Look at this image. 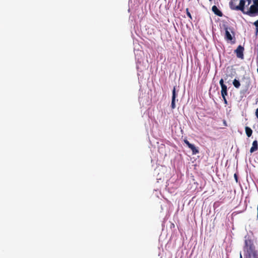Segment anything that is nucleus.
Instances as JSON below:
<instances>
[{"label":"nucleus","instance_id":"39448f33","mask_svg":"<svg viewBox=\"0 0 258 258\" xmlns=\"http://www.w3.org/2000/svg\"><path fill=\"white\" fill-rule=\"evenodd\" d=\"M219 84L221 87V95L222 97H224V96L227 95V87L226 85L224 83V80L223 79H221L219 81Z\"/></svg>","mask_w":258,"mask_h":258},{"label":"nucleus","instance_id":"423d86ee","mask_svg":"<svg viewBox=\"0 0 258 258\" xmlns=\"http://www.w3.org/2000/svg\"><path fill=\"white\" fill-rule=\"evenodd\" d=\"M177 96V94L176 92V86H174L172 90V101L171 104L172 109H174L175 108V99Z\"/></svg>","mask_w":258,"mask_h":258},{"label":"nucleus","instance_id":"ddd939ff","mask_svg":"<svg viewBox=\"0 0 258 258\" xmlns=\"http://www.w3.org/2000/svg\"><path fill=\"white\" fill-rule=\"evenodd\" d=\"M184 142L186 144L188 148H189V147L192 145L187 140H184Z\"/></svg>","mask_w":258,"mask_h":258},{"label":"nucleus","instance_id":"9d476101","mask_svg":"<svg viewBox=\"0 0 258 258\" xmlns=\"http://www.w3.org/2000/svg\"><path fill=\"white\" fill-rule=\"evenodd\" d=\"M245 133L248 137H250L252 134V130L248 126H246L245 128Z\"/></svg>","mask_w":258,"mask_h":258},{"label":"nucleus","instance_id":"6ab92c4d","mask_svg":"<svg viewBox=\"0 0 258 258\" xmlns=\"http://www.w3.org/2000/svg\"><path fill=\"white\" fill-rule=\"evenodd\" d=\"M234 177H235L236 180H237V175L236 174H234Z\"/></svg>","mask_w":258,"mask_h":258},{"label":"nucleus","instance_id":"412c9836","mask_svg":"<svg viewBox=\"0 0 258 258\" xmlns=\"http://www.w3.org/2000/svg\"><path fill=\"white\" fill-rule=\"evenodd\" d=\"M227 78H228V75H227L226 77H225V80H226L227 79Z\"/></svg>","mask_w":258,"mask_h":258},{"label":"nucleus","instance_id":"2eb2a0df","mask_svg":"<svg viewBox=\"0 0 258 258\" xmlns=\"http://www.w3.org/2000/svg\"><path fill=\"white\" fill-rule=\"evenodd\" d=\"M222 98H223V100H224V103L225 104H227V100L226 99V96H224V97H222Z\"/></svg>","mask_w":258,"mask_h":258},{"label":"nucleus","instance_id":"f8f14e48","mask_svg":"<svg viewBox=\"0 0 258 258\" xmlns=\"http://www.w3.org/2000/svg\"><path fill=\"white\" fill-rule=\"evenodd\" d=\"M186 14H187V16L190 19H192V17H191V15L190 13V12H189V10H188V9L187 8L186 9Z\"/></svg>","mask_w":258,"mask_h":258},{"label":"nucleus","instance_id":"5701e85b","mask_svg":"<svg viewBox=\"0 0 258 258\" xmlns=\"http://www.w3.org/2000/svg\"><path fill=\"white\" fill-rule=\"evenodd\" d=\"M210 1H212V0H209Z\"/></svg>","mask_w":258,"mask_h":258},{"label":"nucleus","instance_id":"f3484780","mask_svg":"<svg viewBox=\"0 0 258 258\" xmlns=\"http://www.w3.org/2000/svg\"><path fill=\"white\" fill-rule=\"evenodd\" d=\"M255 115H256V117L258 118V108L256 109V110Z\"/></svg>","mask_w":258,"mask_h":258},{"label":"nucleus","instance_id":"aec40b11","mask_svg":"<svg viewBox=\"0 0 258 258\" xmlns=\"http://www.w3.org/2000/svg\"><path fill=\"white\" fill-rule=\"evenodd\" d=\"M257 218L258 219V205H257Z\"/></svg>","mask_w":258,"mask_h":258},{"label":"nucleus","instance_id":"f257e3e1","mask_svg":"<svg viewBox=\"0 0 258 258\" xmlns=\"http://www.w3.org/2000/svg\"><path fill=\"white\" fill-rule=\"evenodd\" d=\"M245 245L244 248V255L245 258H256L257 257L256 251L254 246L247 244V241H245Z\"/></svg>","mask_w":258,"mask_h":258},{"label":"nucleus","instance_id":"7ed1b4c3","mask_svg":"<svg viewBox=\"0 0 258 258\" xmlns=\"http://www.w3.org/2000/svg\"><path fill=\"white\" fill-rule=\"evenodd\" d=\"M245 14H246L250 17H253L258 15V7L254 5H251L249 9L246 11Z\"/></svg>","mask_w":258,"mask_h":258},{"label":"nucleus","instance_id":"20e7f679","mask_svg":"<svg viewBox=\"0 0 258 258\" xmlns=\"http://www.w3.org/2000/svg\"><path fill=\"white\" fill-rule=\"evenodd\" d=\"M244 48L241 45H239L236 50H235V53L236 54V56L240 59L244 58L243 52Z\"/></svg>","mask_w":258,"mask_h":258},{"label":"nucleus","instance_id":"1a4fd4ad","mask_svg":"<svg viewBox=\"0 0 258 258\" xmlns=\"http://www.w3.org/2000/svg\"><path fill=\"white\" fill-rule=\"evenodd\" d=\"M192 151V154L195 155L199 153V150L193 145L192 144L189 148Z\"/></svg>","mask_w":258,"mask_h":258},{"label":"nucleus","instance_id":"dca6fc26","mask_svg":"<svg viewBox=\"0 0 258 258\" xmlns=\"http://www.w3.org/2000/svg\"><path fill=\"white\" fill-rule=\"evenodd\" d=\"M254 25L256 27L258 28V20L254 23Z\"/></svg>","mask_w":258,"mask_h":258},{"label":"nucleus","instance_id":"9b49d317","mask_svg":"<svg viewBox=\"0 0 258 258\" xmlns=\"http://www.w3.org/2000/svg\"><path fill=\"white\" fill-rule=\"evenodd\" d=\"M233 84L234 86L236 88H239L240 86V83L239 81L236 79H235L233 81Z\"/></svg>","mask_w":258,"mask_h":258},{"label":"nucleus","instance_id":"6e6552de","mask_svg":"<svg viewBox=\"0 0 258 258\" xmlns=\"http://www.w3.org/2000/svg\"><path fill=\"white\" fill-rule=\"evenodd\" d=\"M258 149V144L256 140H255L252 143V146L250 149L251 153L257 151Z\"/></svg>","mask_w":258,"mask_h":258},{"label":"nucleus","instance_id":"f03ea898","mask_svg":"<svg viewBox=\"0 0 258 258\" xmlns=\"http://www.w3.org/2000/svg\"><path fill=\"white\" fill-rule=\"evenodd\" d=\"M225 39L227 41H230L233 43L235 42L234 32L231 28H228L227 27L225 28Z\"/></svg>","mask_w":258,"mask_h":258},{"label":"nucleus","instance_id":"4468645a","mask_svg":"<svg viewBox=\"0 0 258 258\" xmlns=\"http://www.w3.org/2000/svg\"><path fill=\"white\" fill-rule=\"evenodd\" d=\"M253 5L258 7V0H253Z\"/></svg>","mask_w":258,"mask_h":258},{"label":"nucleus","instance_id":"a211bd4d","mask_svg":"<svg viewBox=\"0 0 258 258\" xmlns=\"http://www.w3.org/2000/svg\"><path fill=\"white\" fill-rule=\"evenodd\" d=\"M256 35L258 34V27H256Z\"/></svg>","mask_w":258,"mask_h":258},{"label":"nucleus","instance_id":"4be33fe9","mask_svg":"<svg viewBox=\"0 0 258 258\" xmlns=\"http://www.w3.org/2000/svg\"><path fill=\"white\" fill-rule=\"evenodd\" d=\"M240 258H242L241 254H240Z\"/></svg>","mask_w":258,"mask_h":258},{"label":"nucleus","instance_id":"0eeeda50","mask_svg":"<svg viewBox=\"0 0 258 258\" xmlns=\"http://www.w3.org/2000/svg\"><path fill=\"white\" fill-rule=\"evenodd\" d=\"M212 10L216 15L219 17H222L223 16L222 12H221L216 6H213L212 7Z\"/></svg>","mask_w":258,"mask_h":258}]
</instances>
